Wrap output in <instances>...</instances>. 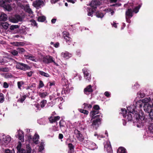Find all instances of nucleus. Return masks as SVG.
<instances>
[{
  "label": "nucleus",
  "mask_w": 153,
  "mask_h": 153,
  "mask_svg": "<svg viewBox=\"0 0 153 153\" xmlns=\"http://www.w3.org/2000/svg\"><path fill=\"white\" fill-rule=\"evenodd\" d=\"M18 145L16 147V149L17 150V152H19V151H21L22 150V149H21L22 146V143L21 142H19Z\"/></svg>",
  "instance_id": "46"
},
{
  "label": "nucleus",
  "mask_w": 153,
  "mask_h": 153,
  "mask_svg": "<svg viewBox=\"0 0 153 153\" xmlns=\"http://www.w3.org/2000/svg\"><path fill=\"white\" fill-rule=\"evenodd\" d=\"M44 4V2L42 0H36L33 2V6L35 7H39L42 4Z\"/></svg>",
  "instance_id": "14"
},
{
  "label": "nucleus",
  "mask_w": 153,
  "mask_h": 153,
  "mask_svg": "<svg viewBox=\"0 0 153 153\" xmlns=\"http://www.w3.org/2000/svg\"><path fill=\"white\" fill-rule=\"evenodd\" d=\"M11 140V137L9 136H7V137L6 138V140H5V141H6V143H9L10 142Z\"/></svg>",
  "instance_id": "57"
},
{
  "label": "nucleus",
  "mask_w": 153,
  "mask_h": 153,
  "mask_svg": "<svg viewBox=\"0 0 153 153\" xmlns=\"http://www.w3.org/2000/svg\"><path fill=\"white\" fill-rule=\"evenodd\" d=\"M87 10L88 12V15L91 17H92L93 13L96 11L94 9L90 7H88Z\"/></svg>",
  "instance_id": "19"
},
{
  "label": "nucleus",
  "mask_w": 153,
  "mask_h": 153,
  "mask_svg": "<svg viewBox=\"0 0 153 153\" xmlns=\"http://www.w3.org/2000/svg\"><path fill=\"white\" fill-rule=\"evenodd\" d=\"M142 5V4H139L138 6L135 7L132 11L133 13H137L139 11V10Z\"/></svg>",
  "instance_id": "29"
},
{
  "label": "nucleus",
  "mask_w": 153,
  "mask_h": 153,
  "mask_svg": "<svg viewBox=\"0 0 153 153\" xmlns=\"http://www.w3.org/2000/svg\"><path fill=\"white\" fill-rule=\"evenodd\" d=\"M70 89L68 87H66L65 88H63L61 92L62 94H63V92L65 94H68L70 92Z\"/></svg>",
  "instance_id": "32"
},
{
  "label": "nucleus",
  "mask_w": 153,
  "mask_h": 153,
  "mask_svg": "<svg viewBox=\"0 0 153 153\" xmlns=\"http://www.w3.org/2000/svg\"><path fill=\"white\" fill-rule=\"evenodd\" d=\"M127 109L128 111V113H131L132 115H134L133 118L134 119L135 118L137 122L140 121V120H144V119L145 116L143 115V114L141 113L142 115H140L138 112L136 110V107H135V105H131L127 108Z\"/></svg>",
  "instance_id": "1"
},
{
  "label": "nucleus",
  "mask_w": 153,
  "mask_h": 153,
  "mask_svg": "<svg viewBox=\"0 0 153 153\" xmlns=\"http://www.w3.org/2000/svg\"><path fill=\"white\" fill-rule=\"evenodd\" d=\"M104 150L108 153H113V150L110 142L107 143L105 144Z\"/></svg>",
  "instance_id": "11"
},
{
  "label": "nucleus",
  "mask_w": 153,
  "mask_h": 153,
  "mask_svg": "<svg viewBox=\"0 0 153 153\" xmlns=\"http://www.w3.org/2000/svg\"><path fill=\"white\" fill-rule=\"evenodd\" d=\"M7 16L4 13H0V21L5 22L7 19Z\"/></svg>",
  "instance_id": "18"
},
{
  "label": "nucleus",
  "mask_w": 153,
  "mask_h": 153,
  "mask_svg": "<svg viewBox=\"0 0 153 153\" xmlns=\"http://www.w3.org/2000/svg\"><path fill=\"white\" fill-rule=\"evenodd\" d=\"M132 115H132L131 113H128V114L126 115L124 118H125L126 120H127L128 121H133V123H134L136 122H137L135 118L134 119L133 117H132ZM139 122V121L138 122Z\"/></svg>",
  "instance_id": "13"
},
{
  "label": "nucleus",
  "mask_w": 153,
  "mask_h": 153,
  "mask_svg": "<svg viewBox=\"0 0 153 153\" xmlns=\"http://www.w3.org/2000/svg\"><path fill=\"white\" fill-rule=\"evenodd\" d=\"M63 36L64 38V39H65L66 42L68 45H70L72 41V39L69 37V34L66 33H64L63 34Z\"/></svg>",
  "instance_id": "15"
},
{
  "label": "nucleus",
  "mask_w": 153,
  "mask_h": 153,
  "mask_svg": "<svg viewBox=\"0 0 153 153\" xmlns=\"http://www.w3.org/2000/svg\"><path fill=\"white\" fill-rule=\"evenodd\" d=\"M12 59V58H8L6 56L0 57V63H7L9 62Z\"/></svg>",
  "instance_id": "17"
},
{
  "label": "nucleus",
  "mask_w": 153,
  "mask_h": 153,
  "mask_svg": "<svg viewBox=\"0 0 153 153\" xmlns=\"http://www.w3.org/2000/svg\"><path fill=\"white\" fill-rule=\"evenodd\" d=\"M16 68L20 69L22 70L25 71L30 69V67L27 65L22 63L18 62L16 65Z\"/></svg>",
  "instance_id": "4"
},
{
  "label": "nucleus",
  "mask_w": 153,
  "mask_h": 153,
  "mask_svg": "<svg viewBox=\"0 0 153 153\" xmlns=\"http://www.w3.org/2000/svg\"><path fill=\"white\" fill-rule=\"evenodd\" d=\"M11 53L14 56H17L18 55V53L17 50H13L11 52Z\"/></svg>",
  "instance_id": "50"
},
{
  "label": "nucleus",
  "mask_w": 153,
  "mask_h": 153,
  "mask_svg": "<svg viewBox=\"0 0 153 153\" xmlns=\"http://www.w3.org/2000/svg\"><path fill=\"white\" fill-rule=\"evenodd\" d=\"M4 101V97L2 93H0V102L2 103Z\"/></svg>",
  "instance_id": "51"
},
{
  "label": "nucleus",
  "mask_w": 153,
  "mask_h": 153,
  "mask_svg": "<svg viewBox=\"0 0 153 153\" xmlns=\"http://www.w3.org/2000/svg\"><path fill=\"white\" fill-rule=\"evenodd\" d=\"M143 105V102H142L141 100H140L136 102L135 107H136V109L137 107L141 109V108H142Z\"/></svg>",
  "instance_id": "22"
},
{
  "label": "nucleus",
  "mask_w": 153,
  "mask_h": 153,
  "mask_svg": "<svg viewBox=\"0 0 153 153\" xmlns=\"http://www.w3.org/2000/svg\"><path fill=\"white\" fill-rule=\"evenodd\" d=\"M68 147L69 151V153H73L74 152V146L71 143H69L68 144Z\"/></svg>",
  "instance_id": "28"
},
{
  "label": "nucleus",
  "mask_w": 153,
  "mask_h": 153,
  "mask_svg": "<svg viewBox=\"0 0 153 153\" xmlns=\"http://www.w3.org/2000/svg\"><path fill=\"white\" fill-rule=\"evenodd\" d=\"M18 53H19L22 54L26 52L25 50L23 48H17Z\"/></svg>",
  "instance_id": "40"
},
{
  "label": "nucleus",
  "mask_w": 153,
  "mask_h": 153,
  "mask_svg": "<svg viewBox=\"0 0 153 153\" xmlns=\"http://www.w3.org/2000/svg\"><path fill=\"white\" fill-rule=\"evenodd\" d=\"M149 125H148V124L147 125L148 126V130L150 133L153 134V123H150L149 122Z\"/></svg>",
  "instance_id": "30"
},
{
  "label": "nucleus",
  "mask_w": 153,
  "mask_h": 153,
  "mask_svg": "<svg viewBox=\"0 0 153 153\" xmlns=\"http://www.w3.org/2000/svg\"><path fill=\"white\" fill-rule=\"evenodd\" d=\"M138 97H140L141 98H143L145 96V94L143 92V91H140L137 93Z\"/></svg>",
  "instance_id": "35"
},
{
  "label": "nucleus",
  "mask_w": 153,
  "mask_h": 153,
  "mask_svg": "<svg viewBox=\"0 0 153 153\" xmlns=\"http://www.w3.org/2000/svg\"><path fill=\"white\" fill-rule=\"evenodd\" d=\"M83 73L85 78L88 82H90L91 79V75L87 71H84Z\"/></svg>",
  "instance_id": "20"
},
{
  "label": "nucleus",
  "mask_w": 153,
  "mask_h": 153,
  "mask_svg": "<svg viewBox=\"0 0 153 153\" xmlns=\"http://www.w3.org/2000/svg\"><path fill=\"white\" fill-rule=\"evenodd\" d=\"M149 114V117L148 118H145L144 120H141L142 121V122L145 125H146L149 124V122H153V110L148 113Z\"/></svg>",
  "instance_id": "6"
},
{
  "label": "nucleus",
  "mask_w": 153,
  "mask_h": 153,
  "mask_svg": "<svg viewBox=\"0 0 153 153\" xmlns=\"http://www.w3.org/2000/svg\"><path fill=\"white\" fill-rule=\"evenodd\" d=\"M26 11L30 14H31L33 13L31 9L29 8L27 9Z\"/></svg>",
  "instance_id": "60"
},
{
  "label": "nucleus",
  "mask_w": 153,
  "mask_h": 153,
  "mask_svg": "<svg viewBox=\"0 0 153 153\" xmlns=\"http://www.w3.org/2000/svg\"><path fill=\"white\" fill-rule=\"evenodd\" d=\"M102 114H100L91 118V120H93L92 125L94 128H95L96 129H97L99 125L101 124V121L102 120Z\"/></svg>",
  "instance_id": "2"
},
{
  "label": "nucleus",
  "mask_w": 153,
  "mask_h": 153,
  "mask_svg": "<svg viewBox=\"0 0 153 153\" xmlns=\"http://www.w3.org/2000/svg\"><path fill=\"white\" fill-rule=\"evenodd\" d=\"M38 94L39 97L42 98H45L48 95V92L46 91L43 92H39Z\"/></svg>",
  "instance_id": "27"
},
{
  "label": "nucleus",
  "mask_w": 153,
  "mask_h": 153,
  "mask_svg": "<svg viewBox=\"0 0 153 153\" xmlns=\"http://www.w3.org/2000/svg\"><path fill=\"white\" fill-rule=\"evenodd\" d=\"M93 108L96 110H99L100 109L99 106L97 105H94L93 107Z\"/></svg>",
  "instance_id": "53"
},
{
  "label": "nucleus",
  "mask_w": 153,
  "mask_h": 153,
  "mask_svg": "<svg viewBox=\"0 0 153 153\" xmlns=\"http://www.w3.org/2000/svg\"><path fill=\"white\" fill-rule=\"evenodd\" d=\"M9 71V69L8 68L5 67L0 68V71L4 72H8Z\"/></svg>",
  "instance_id": "48"
},
{
  "label": "nucleus",
  "mask_w": 153,
  "mask_h": 153,
  "mask_svg": "<svg viewBox=\"0 0 153 153\" xmlns=\"http://www.w3.org/2000/svg\"><path fill=\"white\" fill-rule=\"evenodd\" d=\"M74 133L78 140L80 142H82L84 138L80 131L77 129H76L74 131Z\"/></svg>",
  "instance_id": "10"
},
{
  "label": "nucleus",
  "mask_w": 153,
  "mask_h": 153,
  "mask_svg": "<svg viewBox=\"0 0 153 153\" xmlns=\"http://www.w3.org/2000/svg\"><path fill=\"white\" fill-rule=\"evenodd\" d=\"M27 152H26V150L23 149H22V150L21 151L17 152V153H31V149L29 146L27 147Z\"/></svg>",
  "instance_id": "23"
},
{
  "label": "nucleus",
  "mask_w": 153,
  "mask_h": 153,
  "mask_svg": "<svg viewBox=\"0 0 153 153\" xmlns=\"http://www.w3.org/2000/svg\"><path fill=\"white\" fill-rule=\"evenodd\" d=\"M49 120L50 122L51 123H55L56 122V121H55V120H54V118H52L51 117L49 118Z\"/></svg>",
  "instance_id": "58"
},
{
  "label": "nucleus",
  "mask_w": 153,
  "mask_h": 153,
  "mask_svg": "<svg viewBox=\"0 0 153 153\" xmlns=\"http://www.w3.org/2000/svg\"><path fill=\"white\" fill-rule=\"evenodd\" d=\"M44 86V84L42 80H40L39 82V85L38 88H42Z\"/></svg>",
  "instance_id": "52"
},
{
  "label": "nucleus",
  "mask_w": 153,
  "mask_h": 153,
  "mask_svg": "<svg viewBox=\"0 0 153 153\" xmlns=\"http://www.w3.org/2000/svg\"><path fill=\"white\" fill-rule=\"evenodd\" d=\"M143 108L144 110L148 113L153 110L152 109V104H151L149 103H144L143 104Z\"/></svg>",
  "instance_id": "9"
},
{
  "label": "nucleus",
  "mask_w": 153,
  "mask_h": 153,
  "mask_svg": "<svg viewBox=\"0 0 153 153\" xmlns=\"http://www.w3.org/2000/svg\"><path fill=\"white\" fill-rule=\"evenodd\" d=\"M61 55L64 58H68L71 56V54L68 52H62Z\"/></svg>",
  "instance_id": "31"
},
{
  "label": "nucleus",
  "mask_w": 153,
  "mask_h": 153,
  "mask_svg": "<svg viewBox=\"0 0 153 153\" xmlns=\"http://www.w3.org/2000/svg\"><path fill=\"white\" fill-rule=\"evenodd\" d=\"M30 21L32 23V24H33L34 26H37V23L36 22V21L32 19Z\"/></svg>",
  "instance_id": "61"
},
{
  "label": "nucleus",
  "mask_w": 153,
  "mask_h": 153,
  "mask_svg": "<svg viewBox=\"0 0 153 153\" xmlns=\"http://www.w3.org/2000/svg\"><path fill=\"white\" fill-rule=\"evenodd\" d=\"M27 96L26 95H25L22 96H21L20 98L18 100V102H19L21 103H23V101L25 100Z\"/></svg>",
  "instance_id": "37"
},
{
  "label": "nucleus",
  "mask_w": 153,
  "mask_h": 153,
  "mask_svg": "<svg viewBox=\"0 0 153 153\" xmlns=\"http://www.w3.org/2000/svg\"><path fill=\"white\" fill-rule=\"evenodd\" d=\"M43 62L46 64H48L53 62L54 64L56 65H58L53 60V57L50 56H46L43 58Z\"/></svg>",
  "instance_id": "5"
},
{
  "label": "nucleus",
  "mask_w": 153,
  "mask_h": 153,
  "mask_svg": "<svg viewBox=\"0 0 153 153\" xmlns=\"http://www.w3.org/2000/svg\"><path fill=\"white\" fill-rule=\"evenodd\" d=\"M133 13L131 8L129 7L126 12L125 15L126 17L131 18L133 16Z\"/></svg>",
  "instance_id": "16"
},
{
  "label": "nucleus",
  "mask_w": 153,
  "mask_h": 153,
  "mask_svg": "<svg viewBox=\"0 0 153 153\" xmlns=\"http://www.w3.org/2000/svg\"><path fill=\"white\" fill-rule=\"evenodd\" d=\"M121 114L123 116V117L126 115L128 113L126 109L125 108H122L121 109Z\"/></svg>",
  "instance_id": "43"
},
{
  "label": "nucleus",
  "mask_w": 153,
  "mask_h": 153,
  "mask_svg": "<svg viewBox=\"0 0 153 153\" xmlns=\"http://www.w3.org/2000/svg\"><path fill=\"white\" fill-rule=\"evenodd\" d=\"M47 100H42L40 103L41 107L43 108L45 106V104L47 103Z\"/></svg>",
  "instance_id": "42"
},
{
  "label": "nucleus",
  "mask_w": 153,
  "mask_h": 153,
  "mask_svg": "<svg viewBox=\"0 0 153 153\" xmlns=\"http://www.w3.org/2000/svg\"><path fill=\"white\" fill-rule=\"evenodd\" d=\"M39 136L37 134H35L33 137V140L34 143L36 144L38 143V141L39 139Z\"/></svg>",
  "instance_id": "25"
},
{
  "label": "nucleus",
  "mask_w": 153,
  "mask_h": 153,
  "mask_svg": "<svg viewBox=\"0 0 153 153\" xmlns=\"http://www.w3.org/2000/svg\"><path fill=\"white\" fill-rule=\"evenodd\" d=\"M96 16L99 18H102L104 16V14L100 11H97L96 13Z\"/></svg>",
  "instance_id": "38"
},
{
  "label": "nucleus",
  "mask_w": 153,
  "mask_h": 153,
  "mask_svg": "<svg viewBox=\"0 0 153 153\" xmlns=\"http://www.w3.org/2000/svg\"><path fill=\"white\" fill-rule=\"evenodd\" d=\"M66 124L65 122L63 120H61L59 122V127L61 129H65Z\"/></svg>",
  "instance_id": "24"
},
{
  "label": "nucleus",
  "mask_w": 153,
  "mask_h": 153,
  "mask_svg": "<svg viewBox=\"0 0 153 153\" xmlns=\"http://www.w3.org/2000/svg\"><path fill=\"white\" fill-rule=\"evenodd\" d=\"M117 153H127V152L125 148L123 147H120L117 150Z\"/></svg>",
  "instance_id": "26"
},
{
  "label": "nucleus",
  "mask_w": 153,
  "mask_h": 153,
  "mask_svg": "<svg viewBox=\"0 0 153 153\" xmlns=\"http://www.w3.org/2000/svg\"><path fill=\"white\" fill-rule=\"evenodd\" d=\"M19 27V26L18 25H12L10 27V29L11 30H14L15 29L18 28Z\"/></svg>",
  "instance_id": "49"
},
{
  "label": "nucleus",
  "mask_w": 153,
  "mask_h": 153,
  "mask_svg": "<svg viewBox=\"0 0 153 153\" xmlns=\"http://www.w3.org/2000/svg\"><path fill=\"white\" fill-rule=\"evenodd\" d=\"M93 91V90L92 89L91 85L87 86L84 90V93L87 95L92 93Z\"/></svg>",
  "instance_id": "12"
},
{
  "label": "nucleus",
  "mask_w": 153,
  "mask_h": 153,
  "mask_svg": "<svg viewBox=\"0 0 153 153\" xmlns=\"http://www.w3.org/2000/svg\"><path fill=\"white\" fill-rule=\"evenodd\" d=\"M31 55V54H27V55L25 54L24 55V57H25V59L29 60L30 58V57Z\"/></svg>",
  "instance_id": "63"
},
{
  "label": "nucleus",
  "mask_w": 153,
  "mask_h": 153,
  "mask_svg": "<svg viewBox=\"0 0 153 153\" xmlns=\"http://www.w3.org/2000/svg\"><path fill=\"white\" fill-rule=\"evenodd\" d=\"M9 25V24L7 22L0 23V25L2 26L3 28L5 30L7 29Z\"/></svg>",
  "instance_id": "34"
},
{
  "label": "nucleus",
  "mask_w": 153,
  "mask_h": 153,
  "mask_svg": "<svg viewBox=\"0 0 153 153\" xmlns=\"http://www.w3.org/2000/svg\"><path fill=\"white\" fill-rule=\"evenodd\" d=\"M127 6H131L132 8H133L134 7L133 4L132 3H128L127 4H126L124 5V7H126Z\"/></svg>",
  "instance_id": "56"
},
{
  "label": "nucleus",
  "mask_w": 153,
  "mask_h": 153,
  "mask_svg": "<svg viewBox=\"0 0 153 153\" xmlns=\"http://www.w3.org/2000/svg\"><path fill=\"white\" fill-rule=\"evenodd\" d=\"M99 111H98L93 110L90 112V115L91 118L95 117V115L98 114Z\"/></svg>",
  "instance_id": "33"
},
{
  "label": "nucleus",
  "mask_w": 153,
  "mask_h": 153,
  "mask_svg": "<svg viewBox=\"0 0 153 153\" xmlns=\"http://www.w3.org/2000/svg\"><path fill=\"white\" fill-rule=\"evenodd\" d=\"M101 4L100 0H92L91 2L89 5L93 9L96 10L97 7Z\"/></svg>",
  "instance_id": "7"
},
{
  "label": "nucleus",
  "mask_w": 153,
  "mask_h": 153,
  "mask_svg": "<svg viewBox=\"0 0 153 153\" xmlns=\"http://www.w3.org/2000/svg\"><path fill=\"white\" fill-rule=\"evenodd\" d=\"M104 94L107 97H110V94L108 91H105L104 93Z\"/></svg>",
  "instance_id": "64"
},
{
  "label": "nucleus",
  "mask_w": 153,
  "mask_h": 153,
  "mask_svg": "<svg viewBox=\"0 0 153 153\" xmlns=\"http://www.w3.org/2000/svg\"><path fill=\"white\" fill-rule=\"evenodd\" d=\"M36 58L35 56H33L32 55V54H31L29 60L32 61H34L35 62H36Z\"/></svg>",
  "instance_id": "54"
},
{
  "label": "nucleus",
  "mask_w": 153,
  "mask_h": 153,
  "mask_svg": "<svg viewBox=\"0 0 153 153\" xmlns=\"http://www.w3.org/2000/svg\"><path fill=\"white\" fill-rule=\"evenodd\" d=\"M44 149V147L41 144L39 147V151L42 152Z\"/></svg>",
  "instance_id": "62"
},
{
  "label": "nucleus",
  "mask_w": 153,
  "mask_h": 153,
  "mask_svg": "<svg viewBox=\"0 0 153 153\" xmlns=\"http://www.w3.org/2000/svg\"><path fill=\"white\" fill-rule=\"evenodd\" d=\"M9 87V85L6 82H4L3 83V87L4 88H7Z\"/></svg>",
  "instance_id": "59"
},
{
  "label": "nucleus",
  "mask_w": 153,
  "mask_h": 153,
  "mask_svg": "<svg viewBox=\"0 0 153 153\" xmlns=\"http://www.w3.org/2000/svg\"><path fill=\"white\" fill-rule=\"evenodd\" d=\"M24 82L22 81H19L17 82V85L18 88L20 90L21 89V87L23 85H24Z\"/></svg>",
  "instance_id": "45"
},
{
  "label": "nucleus",
  "mask_w": 153,
  "mask_h": 153,
  "mask_svg": "<svg viewBox=\"0 0 153 153\" xmlns=\"http://www.w3.org/2000/svg\"><path fill=\"white\" fill-rule=\"evenodd\" d=\"M79 111L80 112L86 115H88L89 113V112L88 111L82 109H80L79 110Z\"/></svg>",
  "instance_id": "47"
},
{
  "label": "nucleus",
  "mask_w": 153,
  "mask_h": 153,
  "mask_svg": "<svg viewBox=\"0 0 153 153\" xmlns=\"http://www.w3.org/2000/svg\"><path fill=\"white\" fill-rule=\"evenodd\" d=\"M10 21L13 23H16L19 21L21 22L22 20L21 16L18 14H16L13 17L10 19Z\"/></svg>",
  "instance_id": "8"
},
{
  "label": "nucleus",
  "mask_w": 153,
  "mask_h": 153,
  "mask_svg": "<svg viewBox=\"0 0 153 153\" xmlns=\"http://www.w3.org/2000/svg\"><path fill=\"white\" fill-rule=\"evenodd\" d=\"M11 2V0H1V1L2 6L7 10H11L12 8L10 4V3Z\"/></svg>",
  "instance_id": "3"
},
{
  "label": "nucleus",
  "mask_w": 153,
  "mask_h": 153,
  "mask_svg": "<svg viewBox=\"0 0 153 153\" xmlns=\"http://www.w3.org/2000/svg\"><path fill=\"white\" fill-rule=\"evenodd\" d=\"M18 136L19 139L20 140H21L22 142L24 141L23 132L22 131H20L18 132Z\"/></svg>",
  "instance_id": "21"
},
{
  "label": "nucleus",
  "mask_w": 153,
  "mask_h": 153,
  "mask_svg": "<svg viewBox=\"0 0 153 153\" xmlns=\"http://www.w3.org/2000/svg\"><path fill=\"white\" fill-rule=\"evenodd\" d=\"M83 105H84V109H90L92 107L91 105L86 103H84Z\"/></svg>",
  "instance_id": "44"
},
{
  "label": "nucleus",
  "mask_w": 153,
  "mask_h": 153,
  "mask_svg": "<svg viewBox=\"0 0 153 153\" xmlns=\"http://www.w3.org/2000/svg\"><path fill=\"white\" fill-rule=\"evenodd\" d=\"M45 20L46 17L44 16H39L37 19L38 21L41 22H44Z\"/></svg>",
  "instance_id": "39"
},
{
  "label": "nucleus",
  "mask_w": 153,
  "mask_h": 153,
  "mask_svg": "<svg viewBox=\"0 0 153 153\" xmlns=\"http://www.w3.org/2000/svg\"><path fill=\"white\" fill-rule=\"evenodd\" d=\"M142 102H143V104L144 103H147L150 102V101L151 100V98L149 97V98H146L144 99H143L141 100Z\"/></svg>",
  "instance_id": "41"
},
{
  "label": "nucleus",
  "mask_w": 153,
  "mask_h": 153,
  "mask_svg": "<svg viewBox=\"0 0 153 153\" xmlns=\"http://www.w3.org/2000/svg\"><path fill=\"white\" fill-rule=\"evenodd\" d=\"M39 73L41 76H45V77H48L50 76L49 75L48 73L42 71H39Z\"/></svg>",
  "instance_id": "36"
},
{
  "label": "nucleus",
  "mask_w": 153,
  "mask_h": 153,
  "mask_svg": "<svg viewBox=\"0 0 153 153\" xmlns=\"http://www.w3.org/2000/svg\"><path fill=\"white\" fill-rule=\"evenodd\" d=\"M4 153H13L12 151L9 149H5L4 151Z\"/></svg>",
  "instance_id": "55"
}]
</instances>
